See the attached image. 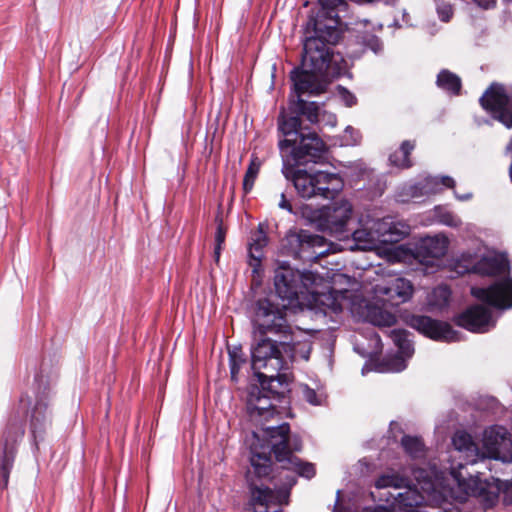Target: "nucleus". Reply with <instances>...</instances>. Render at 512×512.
<instances>
[{"instance_id":"f257e3e1","label":"nucleus","mask_w":512,"mask_h":512,"mask_svg":"<svg viewBox=\"0 0 512 512\" xmlns=\"http://www.w3.org/2000/svg\"><path fill=\"white\" fill-rule=\"evenodd\" d=\"M288 305L272 298H260L251 307V319L256 343L252 348V369L270 366L278 371L283 367V353L293 357L300 344L286 318Z\"/></svg>"},{"instance_id":"f03ea898","label":"nucleus","mask_w":512,"mask_h":512,"mask_svg":"<svg viewBox=\"0 0 512 512\" xmlns=\"http://www.w3.org/2000/svg\"><path fill=\"white\" fill-rule=\"evenodd\" d=\"M321 21L307 22L305 26L301 69L291 72L293 86L299 93L319 95L325 91L328 80L339 74L330 46L338 43L341 29H336L334 19H329L328 24Z\"/></svg>"},{"instance_id":"7ed1b4c3","label":"nucleus","mask_w":512,"mask_h":512,"mask_svg":"<svg viewBox=\"0 0 512 512\" xmlns=\"http://www.w3.org/2000/svg\"><path fill=\"white\" fill-rule=\"evenodd\" d=\"M263 431L268 438V443L260 447L261 451L251 446V468L247 471L246 478L250 486L252 502L268 508L270 504L284 503L287 493H275L267 487L258 486L254 478L262 479L269 476L272 464L270 452L274 453L278 462H284L289 458H296L293 452L301 450L302 442L298 436H290V427L287 423L267 426Z\"/></svg>"},{"instance_id":"20e7f679","label":"nucleus","mask_w":512,"mask_h":512,"mask_svg":"<svg viewBox=\"0 0 512 512\" xmlns=\"http://www.w3.org/2000/svg\"><path fill=\"white\" fill-rule=\"evenodd\" d=\"M282 173L286 179L293 182L298 195L305 199L333 198L343 188V181L338 174L325 171L311 173L303 169L295 170L288 158L283 160Z\"/></svg>"},{"instance_id":"39448f33","label":"nucleus","mask_w":512,"mask_h":512,"mask_svg":"<svg viewBox=\"0 0 512 512\" xmlns=\"http://www.w3.org/2000/svg\"><path fill=\"white\" fill-rule=\"evenodd\" d=\"M452 477L465 496L478 498L487 506H493L500 494H503L505 504H512V482L501 481L496 478L482 481L478 476L466 478L463 473L452 468Z\"/></svg>"},{"instance_id":"423d86ee","label":"nucleus","mask_w":512,"mask_h":512,"mask_svg":"<svg viewBox=\"0 0 512 512\" xmlns=\"http://www.w3.org/2000/svg\"><path fill=\"white\" fill-rule=\"evenodd\" d=\"M353 207L347 200H339L319 211L318 227L331 235L342 236L347 231V225L352 219Z\"/></svg>"},{"instance_id":"0eeeda50","label":"nucleus","mask_w":512,"mask_h":512,"mask_svg":"<svg viewBox=\"0 0 512 512\" xmlns=\"http://www.w3.org/2000/svg\"><path fill=\"white\" fill-rule=\"evenodd\" d=\"M481 106L507 128L512 127V93L493 83L480 98Z\"/></svg>"},{"instance_id":"6e6552de","label":"nucleus","mask_w":512,"mask_h":512,"mask_svg":"<svg viewBox=\"0 0 512 512\" xmlns=\"http://www.w3.org/2000/svg\"><path fill=\"white\" fill-rule=\"evenodd\" d=\"M311 276L312 273H301L285 266L279 267L274 275V286L278 297L287 301L288 306L293 304Z\"/></svg>"},{"instance_id":"1a4fd4ad","label":"nucleus","mask_w":512,"mask_h":512,"mask_svg":"<svg viewBox=\"0 0 512 512\" xmlns=\"http://www.w3.org/2000/svg\"><path fill=\"white\" fill-rule=\"evenodd\" d=\"M325 144L314 132L303 133L299 136L297 144L290 146L289 155L282 153V158L289 159L295 167L309 162H316L325 152Z\"/></svg>"},{"instance_id":"9d476101","label":"nucleus","mask_w":512,"mask_h":512,"mask_svg":"<svg viewBox=\"0 0 512 512\" xmlns=\"http://www.w3.org/2000/svg\"><path fill=\"white\" fill-rule=\"evenodd\" d=\"M23 435V422L18 419H11L6 426L0 443L2 451L0 468L4 487L8 484L9 474L16 455V447Z\"/></svg>"},{"instance_id":"9b49d317","label":"nucleus","mask_w":512,"mask_h":512,"mask_svg":"<svg viewBox=\"0 0 512 512\" xmlns=\"http://www.w3.org/2000/svg\"><path fill=\"white\" fill-rule=\"evenodd\" d=\"M273 396L263 388L252 386L248 392L246 411L251 422L264 426V422L270 420L276 414V405ZM265 427H262V429Z\"/></svg>"},{"instance_id":"f8f14e48","label":"nucleus","mask_w":512,"mask_h":512,"mask_svg":"<svg viewBox=\"0 0 512 512\" xmlns=\"http://www.w3.org/2000/svg\"><path fill=\"white\" fill-rule=\"evenodd\" d=\"M294 358L295 355L290 358L283 353V367L278 371L273 372L270 366L263 367L259 370L253 369L254 374L258 378V381L261 385V388L272 395L273 399H277V401H280V399L284 397L287 391V386L290 382V374L285 371L288 369V362L293 361Z\"/></svg>"},{"instance_id":"ddd939ff","label":"nucleus","mask_w":512,"mask_h":512,"mask_svg":"<svg viewBox=\"0 0 512 512\" xmlns=\"http://www.w3.org/2000/svg\"><path fill=\"white\" fill-rule=\"evenodd\" d=\"M471 294L476 299L499 309L512 307V279L496 281L487 288L472 287Z\"/></svg>"},{"instance_id":"4468645a","label":"nucleus","mask_w":512,"mask_h":512,"mask_svg":"<svg viewBox=\"0 0 512 512\" xmlns=\"http://www.w3.org/2000/svg\"><path fill=\"white\" fill-rule=\"evenodd\" d=\"M409 325L437 341L454 342L459 339L457 332L448 323L434 320L428 316H413L409 320Z\"/></svg>"},{"instance_id":"2eb2a0df","label":"nucleus","mask_w":512,"mask_h":512,"mask_svg":"<svg viewBox=\"0 0 512 512\" xmlns=\"http://www.w3.org/2000/svg\"><path fill=\"white\" fill-rule=\"evenodd\" d=\"M457 325L476 333L487 332L494 327L490 309L482 305H473L456 318Z\"/></svg>"},{"instance_id":"dca6fc26","label":"nucleus","mask_w":512,"mask_h":512,"mask_svg":"<svg viewBox=\"0 0 512 512\" xmlns=\"http://www.w3.org/2000/svg\"><path fill=\"white\" fill-rule=\"evenodd\" d=\"M278 127L285 136V139L279 142V148L281 153H286L290 146L297 144L299 136L304 133L300 116L293 110L289 113L283 110L278 118Z\"/></svg>"},{"instance_id":"f3484780","label":"nucleus","mask_w":512,"mask_h":512,"mask_svg":"<svg viewBox=\"0 0 512 512\" xmlns=\"http://www.w3.org/2000/svg\"><path fill=\"white\" fill-rule=\"evenodd\" d=\"M374 291L378 296L386 297L392 305L408 301L413 294V286L409 280L394 278L387 284H377Z\"/></svg>"},{"instance_id":"a211bd4d","label":"nucleus","mask_w":512,"mask_h":512,"mask_svg":"<svg viewBox=\"0 0 512 512\" xmlns=\"http://www.w3.org/2000/svg\"><path fill=\"white\" fill-rule=\"evenodd\" d=\"M287 253L295 258H303L309 250L316 246H322V237L314 235L306 230L287 235Z\"/></svg>"},{"instance_id":"6ab92c4d","label":"nucleus","mask_w":512,"mask_h":512,"mask_svg":"<svg viewBox=\"0 0 512 512\" xmlns=\"http://www.w3.org/2000/svg\"><path fill=\"white\" fill-rule=\"evenodd\" d=\"M452 443L455 449L459 453L465 454V465L466 464H474L477 462L479 458L478 447L475 442L472 440L470 434L464 431H457L453 438ZM452 468L459 470L462 473V469L464 468L463 463H459L458 466H451L450 474L452 475Z\"/></svg>"},{"instance_id":"aec40b11","label":"nucleus","mask_w":512,"mask_h":512,"mask_svg":"<svg viewBox=\"0 0 512 512\" xmlns=\"http://www.w3.org/2000/svg\"><path fill=\"white\" fill-rule=\"evenodd\" d=\"M448 240L444 236L426 237L422 239L417 254L423 259H439L446 254Z\"/></svg>"},{"instance_id":"412c9836","label":"nucleus","mask_w":512,"mask_h":512,"mask_svg":"<svg viewBox=\"0 0 512 512\" xmlns=\"http://www.w3.org/2000/svg\"><path fill=\"white\" fill-rule=\"evenodd\" d=\"M361 317L364 321L379 327H390L396 323L393 313L371 303H365Z\"/></svg>"},{"instance_id":"4be33fe9","label":"nucleus","mask_w":512,"mask_h":512,"mask_svg":"<svg viewBox=\"0 0 512 512\" xmlns=\"http://www.w3.org/2000/svg\"><path fill=\"white\" fill-rule=\"evenodd\" d=\"M373 232L378 235V243H395L402 240L405 237V229L401 230L398 237L391 236L389 232L394 227V221L390 217L382 219L369 218Z\"/></svg>"},{"instance_id":"5701e85b","label":"nucleus","mask_w":512,"mask_h":512,"mask_svg":"<svg viewBox=\"0 0 512 512\" xmlns=\"http://www.w3.org/2000/svg\"><path fill=\"white\" fill-rule=\"evenodd\" d=\"M361 227L352 233L355 245L360 250H370L377 246L378 235L373 232L369 218L367 220H360Z\"/></svg>"},{"instance_id":"b1692460","label":"nucleus","mask_w":512,"mask_h":512,"mask_svg":"<svg viewBox=\"0 0 512 512\" xmlns=\"http://www.w3.org/2000/svg\"><path fill=\"white\" fill-rule=\"evenodd\" d=\"M321 9L318 11L315 17H310L307 22H321L328 24L329 19H334L336 22V29H340V17L338 14V8L345 5L343 0H319Z\"/></svg>"},{"instance_id":"393cba45","label":"nucleus","mask_w":512,"mask_h":512,"mask_svg":"<svg viewBox=\"0 0 512 512\" xmlns=\"http://www.w3.org/2000/svg\"><path fill=\"white\" fill-rule=\"evenodd\" d=\"M297 99L291 103L290 110L297 113L299 116L303 115L311 123L318 122L319 106L316 102H306L301 98L303 93H299L294 87Z\"/></svg>"},{"instance_id":"a878e982","label":"nucleus","mask_w":512,"mask_h":512,"mask_svg":"<svg viewBox=\"0 0 512 512\" xmlns=\"http://www.w3.org/2000/svg\"><path fill=\"white\" fill-rule=\"evenodd\" d=\"M508 264L500 257L482 258L475 266L478 273L482 275H498L506 272Z\"/></svg>"},{"instance_id":"bb28decb","label":"nucleus","mask_w":512,"mask_h":512,"mask_svg":"<svg viewBox=\"0 0 512 512\" xmlns=\"http://www.w3.org/2000/svg\"><path fill=\"white\" fill-rule=\"evenodd\" d=\"M267 245V236L262 230L256 232L252 237V242L249 245V256L251 258L250 265L253 271L257 272L263 258V248Z\"/></svg>"},{"instance_id":"cd10ccee","label":"nucleus","mask_w":512,"mask_h":512,"mask_svg":"<svg viewBox=\"0 0 512 512\" xmlns=\"http://www.w3.org/2000/svg\"><path fill=\"white\" fill-rule=\"evenodd\" d=\"M507 430L502 426H492L485 430L483 442L493 456L499 452V447L506 439Z\"/></svg>"},{"instance_id":"c85d7f7f","label":"nucleus","mask_w":512,"mask_h":512,"mask_svg":"<svg viewBox=\"0 0 512 512\" xmlns=\"http://www.w3.org/2000/svg\"><path fill=\"white\" fill-rule=\"evenodd\" d=\"M415 148V143L409 140L402 142L400 149L392 153L389 157V161L392 165L399 168H409L412 163L410 161V154Z\"/></svg>"},{"instance_id":"c756f323","label":"nucleus","mask_w":512,"mask_h":512,"mask_svg":"<svg viewBox=\"0 0 512 512\" xmlns=\"http://www.w3.org/2000/svg\"><path fill=\"white\" fill-rule=\"evenodd\" d=\"M437 86L454 95L460 93L462 83L461 79L449 70H442L437 76Z\"/></svg>"},{"instance_id":"7c9ffc66","label":"nucleus","mask_w":512,"mask_h":512,"mask_svg":"<svg viewBox=\"0 0 512 512\" xmlns=\"http://www.w3.org/2000/svg\"><path fill=\"white\" fill-rule=\"evenodd\" d=\"M282 463V467L284 469L295 471L297 474L307 479H310L315 475V468L313 464L302 462L298 457L289 458V460H286Z\"/></svg>"},{"instance_id":"2f4dec72","label":"nucleus","mask_w":512,"mask_h":512,"mask_svg":"<svg viewBox=\"0 0 512 512\" xmlns=\"http://www.w3.org/2000/svg\"><path fill=\"white\" fill-rule=\"evenodd\" d=\"M409 480L398 474H384L381 475L375 482V487L377 489H384L388 487H393L395 489L407 487Z\"/></svg>"},{"instance_id":"473e14b6","label":"nucleus","mask_w":512,"mask_h":512,"mask_svg":"<svg viewBox=\"0 0 512 512\" xmlns=\"http://www.w3.org/2000/svg\"><path fill=\"white\" fill-rule=\"evenodd\" d=\"M48 420L47 404L38 402L31 415V429L33 433L41 431Z\"/></svg>"},{"instance_id":"72a5a7b5","label":"nucleus","mask_w":512,"mask_h":512,"mask_svg":"<svg viewBox=\"0 0 512 512\" xmlns=\"http://www.w3.org/2000/svg\"><path fill=\"white\" fill-rule=\"evenodd\" d=\"M450 289L445 285H440L433 289L429 296V305L435 308L445 307L450 299Z\"/></svg>"},{"instance_id":"f704fd0d","label":"nucleus","mask_w":512,"mask_h":512,"mask_svg":"<svg viewBox=\"0 0 512 512\" xmlns=\"http://www.w3.org/2000/svg\"><path fill=\"white\" fill-rule=\"evenodd\" d=\"M401 444L406 453L413 458H419L424 455V443L418 437L404 436Z\"/></svg>"},{"instance_id":"c9c22d12","label":"nucleus","mask_w":512,"mask_h":512,"mask_svg":"<svg viewBox=\"0 0 512 512\" xmlns=\"http://www.w3.org/2000/svg\"><path fill=\"white\" fill-rule=\"evenodd\" d=\"M229 362L231 378L236 380L241 366L246 362L243 351L240 347H234L232 350L229 349Z\"/></svg>"},{"instance_id":"e433bc0d","label":"nucleus","mask_w":512,"mask_h":512,"mask_svg":"<svg viewBox=\"0 0 512 512\" xmlns=\"http://www.w3.org/2000/svg\"><path fill=\"white\" fill-rule=\"evenodd\" d=\"M394 500L399 506L412 508L421 503L422 497L415 490L407 489L403 493H398Z\"/></svg>"},{"instance_id":"4c0bfd02","label":"nucleus","mask_w":512,"mask_h":512,"mask_svg":"<svg viewBox=\"0 0 512 512\" xmlns=\"http://www.w3.org/2000/svg\"><path fill=\"white\" fill-rule=\"evenodd\" d=\"M259 169H260V164L255 162L254 160L251 161V163L249 164V166L246 170V173H245L244 179H243V190L245 193H249L252 190V188L254 186V182L259 173Z\"/></svg>"},{"instance_id":"58836bf2","label":"nucleus","mask_w":512,"mask_h":512,"mask_svg":"<svg viewBox=\"0 0 512 512\" xmlns=\"http://www.w3.org/2000/svg\"><path fill=\"white\" fill-rule=\"evenodd\" d=\"M440 222L450 227H458L461 224L460 218L451 212L441 214Z\"/></svg>"},{"instance_id":"ea45409f","label":"nucleus","mask_w":512,"mask_h":512,"mask_svg":"<svg viewBox=\"0 0 512 512\" xmlns=\"http://www.w3.org/2000/svg\"><path fill=\"white\" fill-rule=\"evenodd\" d=\"M303 398L312 405H319L321 399L317 395L316 391L305 385L302 389Z\"/></svg>"},{"instance_id":"a19ab883","label":"nucleus","mask_w":512,"mask_h":512,"mask_svg":"<svg viewBox=\"0 0 512 512\" xmlns=\"http://www.w3.org/2000/svg\"><path fill=\"white\" fill-rule=\"evenodd\" d=\"M437 12L440 19L444 22H448L453 15L452 6L445 3L437 6Z\"/></svg>"},{"instance_id":"79ce46f5","label":"nucleus","mask_w":512,"mask_h":512,"mask_svg":"<svg viewBox=\"0 0 512 512\" xmlns=\"http://www.w3.org/2000/svg\"><path fill=\"white\" fill-rule=\"evenodd\" d=\"M391 338L395 345L398 347L400 346V344H402L405 340L408 339V333L405 330L395 329L391 331Z\"/></svg>"},{"instance_id":"37998d69","label":"nucleus","mask_w":512,"mask_h":512,"mask_svg":"<svg viewBox=\"0 0 512 512\" xmlns=\"http://www.w3.org/2000/svg\"><path fill=\"white\" fill-rule=\"evenodd\" d=\"M441 183L443 186L447 187V188H453L455 186V181L452 177L450 176H442L439 180L437 178H431V179H427V183H435V184H438V183Z\"/></svg>"},{"instance_id":"c03bdc74","label":"nucleus","mask_w":512,"mask_h":512,"mask_svg":"<svg viewBox=\"0 0 512 512\" xmlns=\"http://www.w3.org/2000/svg\"><path fill=\"white\" fill-rule=\"evenodd\" d=\"M366 45L373 50L375 53L382 49V43L378 37L371 35L366 40Z\"/></svg>"},{"instance_id":"a18cd8bd","label":"nucleus","mask_w":512,"mask_h":512,"mask_svg":"<svg viewBox=\"0 0 512 512\" xmlns=\"http://www.w3.org/2000/svg\"><path fill=\"white\" fill-rule=\"evenodd\" d=\"M400 353L405 357H411L414 352L412 342L407 339L398 346Z\"/></svg>"},{"instance_id":"49530a36","label":"nucleus","mask_w":512,"mask_h":512,"mask_svg":"<svg viewBox=\"0 0 512 512\" xmlns=\"http://www.w3.org/2000/svg\"><path fill=\"white\" fill-rule=\"evenodd\" d=\"M403 229H405V236L408 235L409 234V226L407 224L401 223V222H394V227L391 229L389 234H391V236L398 237V234Z\"/></svg>"},{"instance_id":"de8ad7c7","label":"nucleus","mask_w":512,"mask_h":512,"mask_svg":"<svg viewBox=\"0 0 512 512\" xmlns=\"http://www.w3.org/2000/svg\"><path fill=\"white\" fill-rule=\"evenodd\" d=\"M342 98L348 107H351L356 104V97L347 90H344V92L342 93Z\"/></svg>"},{"instance_id":"09e8293b","label":"nucleus","mask_w":512,"mask_h":512,"mask_svg":"<svg viewBox=\"0 0 512 512\" xmlns=\"http://www.w3.org/2000/svg\"><path fill=\"white\" fill-rule=\"evenodd\" d=\"M278 206L281 209L287 210L290 213L293 212L292 206H291L290 202L286 199V196L283 192L280 195V202L278 203Z\"/></svg>"},{"instance_id":"8fccbe9b","label":"nucleus","mask_w":512,"mask_h":512,"mask_svg":"<svg viewBox=\"0 0 512 512\" xmlns=\"http://www.w3.org/2000/svg\"><path fill=\"white\" fill-rule=\"evenodd\" d=\"M224 232L222 230V227L219 226L218 229H217V232H216V242H217V248L215 250V254L217 255V257L219 256V248H220V245L221 243L224 241Z\"/></svg>"},{"instance_id":"3c124183","label":"nucleus","mask_w":512,"mask_h":512,"mask_svg":"<svg viewBox=\"0 0 512 512\" xmlns=\"http://www.w3.org/2000/svg\"><path fill=\"white\" fill-rule=\"evenodd\" d=\"M395 364L391 367V370L392 371H396V372H400L402 370L405 369L406 365H405V361L403 358H396L394 360Z\"/></svg>"},{"instance_id":"603ef678","label":"nucleus","mask_w":512,"mask_h":512,"mask_svg":"<svg viewBox=\"0 0 512 512\" xmlns=\"http://www.w3.org/2000/svg\"><path fill=\"white\" fill-rule=\"evenodd\" d=\"M477 5L483 8H489L495 4L496 0H473Z\"/></svg>"},{"instance_id":"864d4df0","label":"nucleus","mask_w":512,"mask_h":512,"mask_svg":"<svg viewBox=\"0 0 512 512\" xmlns=\"http://www.w3.org/2000/svg\"><path fill=\"white\" fill-rule=\"evenodd\" d=\"M363 512H388L386 509L379 507V508H366Z\"/></svg>"},{"instance_id":"5fc2aeb1","label":"nucleus","mask_w":512,"mask_h":512,"mask_svg":"<svg viewBox=\"0 0 512 512\" xmlns=\"http://www.w3.org/2000/svg\"><path fill=\"white\" fill-rule=\"evenodd\" d=\"M459 199L461 200H467L471 197V194H466V195H463V196H457Z\"/></svg>"},{"instance_id":"6e6d98bb","label":"nucleus","mask_w":512,"mask_h":512,"mask_svg":"<svg viewBox=\"0 0 512 512\" xmlns=\"http://www.w3.org/2000/svg\"><path fill=\"white\" fill-rule=\"evenodd\" d=\"M334 512H345L343 511L342 509L339 508L338 504L336 503L335 505V508H334Z\"/></svg>"},{"instance_id":"4d7b16f0","label":"nucleus","mask_w":512,"mask_h":512,"mask_svg":"<svg viewBox=\"0 0 512 512\" xmlns=\"http://www.w3.org/2000/svg\"><path fill=\"white\" fill-rule=\"evenodd\" d=\"M294 483H295V479H294V478H292V481L290 482V484H289V485H290V486H293V485H294Z\"/></svg>"},{"instance_id":"13d9d810","label":"nucleus","mask_w":512,"mask_h":512,"mask_svg":"<svg viewBox=\"0 0 512 512\" xmlns=\"http://www.w3.org/2000/svg\"><path fill=\"white\" fill-rule=\"evenodd\" d=\"M253 438L258 439V436L255 432H253Z\"/></svg>"}]
</instances>
